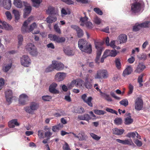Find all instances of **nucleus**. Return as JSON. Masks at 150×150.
<instances>
[{
    "label": "nucleus",
    "instance_id": "obj_1",
    "mask_svg": "<svg viewBox=\"0 0 150 150\" xmlns=\"http://www.w3.org/2000/svg\"><path fill=\"white\" fill-rule=\"evenodd\" d=\"M78 45L80 49L82 51L88 54L92 52V47L91 44H88L85 39H81L78 42Z\"/></svg>",
    "mask_w": 150,
    "mask_h": 150
},
{
    "label": "nucleus",
    "instance_id": "obj_2",
    "mask_svg": "<svg viewBox=\"0 0 150 150\" xmlns=\"http://www.w3.org/2000/svg\"><path fill=\"white\" fill-rule=\"evenodd\" d=\"M104 44V42H95V44L96 49L97 50L96 58L95 59V62L96 63H99L98 62L99 60L101 54L102 50V45Z\"/></svg>",
    "mask_w": 150,
    "mask_h": 150
},
{
    "label": "nucleus",
    "instance_id": "obj_3",
    "mask_svg": "<svg viewBox=\"0 0 150 150\" xmlns=\"http://www.w3.org/2000/svg\"><path fill=\"white\" fill-rule=\"evenodd\" d=\"M143 4L140 2H136L132 4L131 11L132 13H137L142 10Z\"/></svg>",
    "mask_w": 150,
    "mask_h": 150
},
{
    "label": "nucleus",
    "instance_id": "obj_4",
    "mask_svg": "<svg viewBox=\"0 0 150 150\" xmlns=\"http://www.w3.org/2000/svg\"><path fill=\"white\" fill-rule=\"evenodd\" d=\"M26 50L32 55L35 56L38 54L36 48L34 45L32 43H28L25 46Z\"/></svg>",
    "mask_w": 150,
    "mask_h": 150
},
{
    "label": "nucleus",
    "instance_id": "obj_5",
    "mask_svg": "<svg viewBox=\"0 0 150 150\" xmlns=\"http://www.w3.org/2000/svg\"><path fill=\"white\" fill-rule=\"evenodd\" d=\"M39 107V104L36 102L31 103L30 106L24 108L25 111L27 112L30 114L33 113L34 111L37 110Z\"/></svg>",
    "mask_w": 150,
    "mask_h": 150
},
{
    "label": "nucleus",
    "instance_id": "obj_6",
    "mask_svg": "<svg viewBox=\"0 0 150 150\" xmlns=\"http://www.w3.org/2000/svg\"><path fill=\"white\" fill-rule=\"evenodd\" d=\"M21 63L22 65L28 67L31 64V60L28 55H23L21 58Z\"/></svg>",
    "mask_w": 150,
    "mask_h": 150
},
{
    "label": "nucleus",
    "instance_id": "obj_7",
    "mask_svg": "<svg viewBox=\"0 0 150 150\" xmlns=\"http://www.w3.org/2000/svg\"><path fill=\"white\" fill-rule=\"evenodd\" d=\"M143 102L141 97H137L134 101V108L137 110H140L143 107Z\"/></svg>",
    "mask_w": 150,
    "mask_h": 150
},
{
    "label": "nucleus",
    "instance_id": "obj_8",
    "mask_svg": "<svg viewBox=\"0 0 150 150\" xmlns=\"http://www.w3.org/2000/svg\"><path fill=\"white\" fill-rule=\"evenodd\" d=\"M49 37L51 40L54 41L57 43H62L66 40L65 38L64 37H59L56 35L50 34Z\"/></svg>",
    "mask_w": 150,
    "mask_h": 150
},
{
    "label": "nucleus",
    "instance_id": "obj_9",
    "mask_svg": "<svg viewBox=\"0 0 150 150\" xmlns=\"http://www.w3.org/2000/svg\"><path fill=\"white\" fill-rule=\"evenodd\" d=\"M87 97L86 94H84L81 96V98L84 103H86L89 106L91 107H93V103L91 102L93 100L92 97L91 96L89 97L87 99H86Z\"/></svg>",
    "mask_w": 150,
    "mask_h": 150
},
{
    "label": "nucleus",
    "instance_id": "obj_10",
    "mask_svg": "<svg viewBox=\"0 0 150 150\" xmlns=\"http://www.w3.org/2000/svg\"><path fill=\"white\" fill-rule=\"evenodd\" d=\"M28 100V97L26 95L23 94L20 96L19 104L23 105H25L26 104V102Z\"/></svg>",
    "mask_w": 150,
    "mask_h": 150
},
{
    "label": "nucleus",
    "instance_id": "obj_11",
    "mask_svg": "<svg viewBox=\"0 0 150 150\" xmlns=\"http://www.w3.org/2000/svg\"><path fill=\"white\" fill-rule=\"evenodd\" d=\"M67 74L64 72H58L56 74L55 76V79L58 81L63 80L66 77Z\"/></svg>",
    "mask_w": 150,
    "mask_h": 150
},
{
    "label": "nucleus",
    "instance_id": "obj_12",
    "mask_svg": "<svg viewBox=\"0 0 150 150\" xmlns=\"http://www.w3.org/2000/svg\"><path fill=\"white\" fill-rule=\"evenodd\" d=\"M52 65L53 66L54 69L57 70H62L64 67V65L63 64L57 61H52Z\"/></svg>",
    "mask_w": 150,
    "mask_h": 150
},
{
    "label": "nucleus",
    "instance_id": "obj_13",
    "mask_svg": "<svg viewBox=\"0 0 150 150\" xmlns=\"http://www.w3.org/2000/svg\"><path fill=\"white\" fill-rule=\"evenodd\" d=\"M57 86V83H53L49 87V91L51 93L53 94H58L59 92L58 90L56 89V88Z\"/></svg>",
    "mask_w": 150,
    "mask_h": 150
},
{
    "label": "nucleus",
    "instance_id": "obj_14",
    "mask_svg": "<svg viewBox=\"0 0 150 150\" xmlns=\"http://www.w3.org/2000/svg\"><path fill=\"white\" fill-rule=\"evenodd\" d=\"M5 97L6 101L10 104L11 103V99L13 98L12 92L11 90H8L5 92Z\"/></svg>",
    "mask_w": 150,
    "mask_h": 150
},
{
    "label": "nucleus",
    "instance_id": "obj_15",
    "mask_svg": "<svg viewBox=\"0 0 150 150\" xmlns=\"http://www.w3.org/2000/svg\"><path fill=\"white\" fill-rule=\"evenodd\" d=\"M146 68V66L143 63H140L138 64L135 72L139 73L142 72Z\"/></svg>",
    "mask_w": 150,
    "mask_h": 150
},
{
    "label": "nucleus",
    "instance_id": "obj_16",
    "mask_svg": "<svg viewBox=\"0 0 150 150\" xmlns=\"http://www.w3.org/2000/svg\"><path fill=\"white\" fill-rule=\"evenodd\" d=\"M11 28V26L10 25L6 22H2L0 21V28L4 29L6 30H10Z\"/></svg>",
    "mask_w": 150,
    "mask_h": 150
},
{
    "label": "nucleus",
    "instance_id": "obj_17",
    "mask_svg": "<svg viewBox=\"0 0 150 150\" xmlns=\"http://www.w3.org/2000/svg\"><path fill=\"white\" fill-rule=\"evenodd\" d=\"M127 115L128 117L125 119L124 123L126 125H129L133 123V120L131 118L130 113H128Z\"/></svg>",
    "mask_w": 150,
    "mask_h": 150
},
{
    "label": "nucleus",
    "instance_id": "obj_18",
    "mask_svg": "<svg viewBox=\"0 0 150 150\" xmlns=\"http://www.w3.org/2000/svg\"><path fill=\"white\" fill-rule=\"evenodd\" d=\"M65 53L68 56H73L74 54V52L69 47H67L64 49Z\"/></svg>",
    "mask_w": 150,
    "mask_h": 150
},
{
    "label": "nucleus",
    "instance_id": "obj_19",
    "mask_svg": "<svg viewBox=\"0 0 150 150\" xmlns=\"http://www.w3.org/2000/svg\"><path fill=\"white\" fill-rule=\"evenodd\" d=\"M127 39V36L125 34H121L118 37V41L120 43L125 42Z\"/></svg>",
    "mask_w": 150,
    "mask_h": 150
},
{
    "label": "nucleus",
    "instance_id": "obj_20",
    "mask_svg": "<svg viewBox=\"0 0 150 150\" xmlns=\"http://www.w3.org/2000/svg\"><path fill=\"white\" fill-rule=\"evenodd\" d=\"M3 5L5 9L8 10L10 9L11 5V0H3Z\"/></svg>",
    "mask_w": 150,
    "mask_h": 150
},
{
    "label": "nucleus",
    "instance_id": "obj_21",
    "mask_svg": "<svg viewBox=\"0 0 150 150\" xmlns=\"http://www.w3.org/2000/svg\"><path fill=\"white\" fill-rule=\"evenodd\" d=\"M19 124L17 122V119H13L10 121L8 123V126L10 128H13L15 126H18Z\"/></svg>",
    "mask_w": 150,
    "mask_h": 150
},
{
    "label": "nucleus",
    "instance_id": "obj_22",
    "mask_svg": "<svg viewBox=\"0 0 150 150\" xmlns=\"http://www.w3.org/2000/svg\"><path fill=\"white\" fill-rule=\"evenodd\" d=\"M51 129V128L48 127L47 126H46L44 128V130L46 131L45 132V137L49 139L52 134V133L50 132Z\"/></svg>",
    "mask_w": 150,
    "mask_h": 150
},
{
    "label": "nucleus",
    "instance_id": "obj_23",
    "mask_svg": "<svg viewBox=\"0 0 150 150\" xmlns=\"http://www.w3.org/2000/svg\"><path fill=\"white\" fill-rule=\"evenodd\" d=\"M105 52V54H106L107 56H110L114 57L117 54L116 50H106Z\"/></svg>",
    "mask_w": 150,
    "mask_h": 150
},
{
    "label": "nucleus",
    "instance_id": "obj_24",
    "mask_svg": "<svg viewBox=\"0 0 150 150\" xmlns=\"http://www.w3.org/2000/svg\"><path fill=\"white\" fill-rule=\"evenodd\" d=\"M132 71V68L130 66H128L123 71L122 75L124 76L130 74Z\"/></svg>",
    "mask_w": 150,
    "mask_h": 150
},
{
    "label": "nucleus",
    "instance_id": "obj_25",
    "mask_svg": "<svg viewBox=\"0 0 150 150\" xmlns=\"http://www.w3.org/2000/svg\"><path fill=\"white\" fill-rule=\"evenodd\" d=\"M31 11V7L30 6H26L24 10V14L23 17L26 18L30 13Z\"/></svg>",
    "mask_w": 150,
    "mask_h": 150
},
{
    "label": "nucleus",
    "instance_id": "obj_26",
    "mask_svg": "<svg viewBox=\"0 0 150 150\" xmlns=\"http://www.w3.org/2000/svg\"><path fill=\"white\" fill-rule=\"evenodd\" d=\"M57 19V18L56 16H50L46 18V21L47 23H51L56 21Z\"/></svg>",
    "mask_w": 150,
    "mask_h": 150
},
{
    "label": "nucleus",
    "instance_id": "obj_27",
    "mask_svg": "<svg viewBox=\"0 0 150 150\" xmlns=\"http://www.w3.org/2000/svg\"><path fill=\"white\" fill-rule=\"evenodd\" d=\"M113 133L115 135H121L123 134L124 130L123 129L115 128L113 129Z\"/></svg>",
    "mask_w": 150,
    "mask_h": 150
},
{
    "label": "nucleus",
    "instance_id": "obj_28",
    "mask_svg": "<svg viewBox=\"0 0 150 150\" xmlns=\"http://www.w3.org/2000/svg\"><path fill=\"white\" fill-rule=\"evenodd\" d=\"M13 4L18 8H21L22 7V3L21 0H14Z\"/></svg>",
    "mask_w": 150,
    "mask_h": 150
},
{
    "label": "nucleus",
    "instance_id": "obj_29",
    "mask_svg": "<svg viewBox=\"0 0 150 150\" xmlns=\"http://www.w3.org/2000/svg\"><path fill=\"white\" fill-rule=\"evenodd\" d=\"M33 3V6L36 8H38L41 3V0H31Z\"/></svg>",
    "mask_w": 150,
    "mask_h": 150
},
{
    "label": "nucleus",
    "instance_id": "obj_30",
    "mask_svg": "<svg viewBox=\"0 0 150 150\" xmlns=\"http://www.w3.org/2000/svg\"><path fill=\"white\" fill-rule=\"evenodd\" d=\"M88 18L86 16H85L83 17H81L80 19V21H81L80 25L83 26H85V23L87 22Z\"/></svg>",
    "mask_w": 150,
    "mask_h": 150
},
{
    "label": "nucleus",
    "instance_id": "obj_31",
    "mask_svg": "<svg viewBox=\"0 0 150 150\" xmlns=\"http://www.w3.org/2000/svg\"><path fill=\"white\" fill-rule=\"evenodd\" d=\"M13 12L14 15L16 22V21H18L20 18V15L19 12L18 11L16 10H13Z\"/></svg>",
    "mask_w": 150,
    "mask_h": 150
},
{
    "label": "nucleus",
    "instance_id": "obj_32",
    "mask_svg": "<svg viewBox=\"0 0 150 150\" xmlns=\"http://www.w3.org/2000/svg\"><path fill=\"white\" fill-rule=\"evenodd\" d=\"M74 111L76 113H80L83 112L84 110L83 107H80L76 108L74 109Z\"/></svg>",
    "mask_w": 150,
    "mask_h": 150
},
{
    "label": "nucleus",
    "instance_id": "obj_33",
    "mask_svg": "<svg viewBox=\"0 0 150 150\" xmlns=\"http://www.w3.org/2000/svg\"><path fill=\"white\" fill-rule=\"evenodd\" d=\"M49 14H54L55 12V8L52 6H50L46 11Z\"/></svg>",
    "mask_w": 150,
    "mask_h": 150
},
{
    "label": "nucleus",
    "instance_id": "obj_34",
    "mask_svg": "<svg viewBox=\"0 0 150 150\" xmlns=\"http://www.w3.org/2000/svg\"><path fill=\"white\" fill-rule=\"evenodd\" d=\"M114 123L117 125H120L122 123V120L120 117H117L114 120Z\"/></svg>",
    "mask_w": 150,
    "mask_h": 150
},
{
    "label": "nucleus",
    "instance_id": "obj_35",
    "mask_svg": "<svg viewBox=\"0 0 150 150\" xmlns=\"http://www.w3.org/2000/svg\"><path fill=\"white\" fill-rule=\"evenodd\" d=\"M102 77L104 79L107 78L108 76V72L107 70L105 69L101 70Z\"/></svg>",
    "mask_w": 150,
    "mask_h": 150
},
{
    "label": "nucleus",
    "instance_id": "obj_36",
    "mask_svg": "<svg viewBox=\"0 0 150 150\" xmlns=\"http://www.w3.org/2000/svg\"><path fill=\"white\" fill-rule=\"evenodd\" d=\"M76 81V86L77 87L81 88L82 86L83 81L81 79H77L75 80Z\"/></svg>",
    "mask_w": 150,
    "mask_h": 150
},
{
    "label": "nucleus",
    "instance_id": "obj_37",
    "mask_svg": "<svg viewBox=\"0 0 150 150\" xmlns=\"http://www.w3.org/2000/svg\"><path fill=\"white\" fill-rule=\"evenodd\" d=\"M116 141L120 143L123 144H130V142L128 140H121L119 139H117Z\"/></svg>",
    "mask_w": 150,
    "mask_h": 150
},
{
    "label": "nucleus",
    "instance_id": "obj_38",
    "mask_svg": "<svg viewBox=\"0 0 150 150\" xmlns=\"http://www.w3.org/2000/svg\"><path fill=\"white\" fill-rule=\"evenodd\" d=\"M93 111L96 114L99 115H103L106 113V112L104 110L97 109L94 110Z\"/></svg>",
    "mask_w": 150,
    "mask_h": 150
},
{
    "label": "nucleus",
    "instance_id": "obj_39",
    "mask_svg": "<svg viewBox=\"0 0 150 150\" xmlns=\"http://www.w3.org/2000/svg\"><path fill=\"white\" fill-rule=\"evenodd\" d=\"M77 36L79 38L82 37L83 35V32L82 30L79 28L76 31Z\"/></svg>",
    "mask_w": 150,
    "mask_h": 150
},
{
    "label": "nucleus",
    "instance_id": "obj_40",
    "mask_svg": "<svg viewBox=\"0 0 150 150\" xmlns=\"http://www.w3.org/2000/svg\"><path fill=\"white\" fill-rule=\"evenodd\" d=\"M128 88L129 89V91L128 92L127 94L128 96H129L133 92L134 90V86L131 83H129Z\"/></svg>",
    "mask_w": 150,
    "mask_h": 150
},
{
    "label": "nucleus",
    "instance_id": "obj_41",
    "mask_svg": "<svg viewBox=\"0 0 150 150\" xmlns=\"http://www.w3.org/2000/svg\"><path fill=\"white\" fill-rule=\"evenodd\" d=\"M120 103L125 107L128 105V101L127 99H124L120 102Z\"/></svg>",
    "mask_w": 150,
    "mask_h": 150
},
{
    "label": "nucleus",
    "instance_id": "obj_42",
    "mask_svg": "<svg viewBox=\"0 0 150 150\" xmlns=\"http://www.w3.org/2000/svg\"><path fill=\"white\" fill-rule=\"evenodd\" d=\"M11 64H8L5 66H3V71L6 72H7L11 68Z\"/></svg>",
    "mask_w": 150,
    "mask_h": 150
},
{
    "label": "nucleus",
    "instance_id": "obj_43",
    "mask_svg": "<svg viewBox=\"0 0 150 150\" xmlns=\"http://www.w3.org/2000/svg\"><path fill=\"white\" fill-rule=\"evenodd\" d=\"M92 81H86L84 83V85L85 87L87 89H91L92 88V85L91 84Z\"/></svg>",
    "mask_w": 150,
    "mask_h": 150
},
{
    "label": "nucleus",
    "instance_id": "obj_44",
    "mask_svg": "<svg viewBox=\"0 0 150 150\" xmlns=\"http://www.w3.org/2000/svg\"><path fill=\"white\" fill-rule=\"evenodd\" d=\"M38 136L40 138H44L45 137V132L42 130H39L38 131Z\"/></svg>",
    "mask_w": 150,
    "mask_h": 150
},
{
    "label": "nucleus",
    "instance_id": "obj_45",
    "mask_svg": "<svg viewBox=\"0 0 150 150\" xmlns=\"http://www.w3.org/2000/svg\"><path fill=\"white\" fill-rule=\"evenodd\" d=\"M93 21L96 24L99 25L101 22V20L96 16L93 19Z\"/></svg>",
    "mask_w": 150,
    "mask_h": 150
},
{
    "label": "nucleus",
    "instance_id": "obj_46",
    "mask_svg": "<svg viewBox=\"0 0 150 150\" xmlns=\"http://www.w3.org/2000/svg\"><path fill=\"white\" fill-rule=\"evenodd\" d=\"M141 27L140 24H136L133 28V30L134 31L136 32L139 30L141 28Z\"/></svg>",
    "mask_w": 150,
    "mask_h": 150
},
{
    "label": "nucleus",
    "instance_id": "obj_47",
    "mask_svg": "<svg viewBox=\"0 0 150 150\" xmlns=\"http://www.w3.org/2000/svg\"><path fill=\"white\" fill-rule=\"evenodd\" d=\"M102 96L108 101L111 102L112 101L111 98L109 95L105 93H103V94Z\"/></svg>",
    "mask_w": 150,
    "mask_h": 150
},
{
    "label": "nucleus",
    "instance_id": "obj_48",
    "mask_svg": "<svg viewBox=\"0 0 150 150\" xmlns=\"http://www.w3.org/2000/svg\"><path fill=\"white\" fill-rule=\"evenodd\" d=\"M101 70H99L97 71L96 74L95 76V79H100L102 78Z\"/></svg>",
    "mask_w": 150,
    "mask_h": 150
},
{
    "label": "nucleus",
    "instance_id": "obj_49",
    "mask_svg": "<svg viewBox=\"0 0 150 150\" xmlns=\"http://www.w3.org/2000/svg\"><path fill=\"white\" fill-rule=\"evenodd\" d=\"M54 29L55 31L58 33L60 34L61 31L60 28H59L57 23L55 24L54 26Z\"/></svg>",
    "mask_w": 150,
    "mask_h": 150
},
{
    "label": "nucleus",
    "instance_id": "obj_50",
    "mask_svg": "<svg viewBox=\"0 0 150 150\" xmlns=\"http://www.w3.org/2000/svg\"><path fill=\"white\" fill-rule=\"evenodd\" d=\"M90 134L92 138L98 141L100 139L101 137H99L93 133H90Z\"/></svg>",
    "mask_w": 150,
    "mask_h": 150
},
{
    "label": "nucleus",
    "instance_id": "obj_51",
    "mask_svg": "<svg viewBox=\"0 0 150 150\" xmlns=\"http://www.w3.org/2000/svg\"><path fill=\"white\" fill-rule=\"evenodd\" d=\"M78 138L79 139V140H84V132H81L79 133L78 135Z\"/></svg>",
    "mask_w": 150,
    "mask_h": 150
},
{
    "label": "nucleus",
    "instance_id": "obj_52",
    "mask_svg": "<svg viewBox=\"0 0 150 150\" xmlns=\"http://www.w3.org/2000/svg\"><path fill=\"white\" fill-rule=\"evenodd\" d=\"M150 22L149 21H146L143 23L140 24L141 28L143 27H149L150 25L149 24Z\"/></svg>",
    "mask_w": 150,
    "mask_h": 150
},
{
    "label": "nucleus",
    "instance_id": "obj_53",
    "mask_svg": "<svg viewBox=\"0 0 150 150\" xmlns=\"http://www.w3.org/2000/svg\"><path fill=\"white\" fill-rule=\"evenodd\" d=\"M93 11L97 14L102 15L103 14V12L98 8H95L93 9Z\"/></svg>",
    "mask_w": 150,
    "mask_h": 150
},
{
    "label": "nucleus",
    "instance_id": "obj_54",
    "mask_svg": "<svg viewBox=\"0 0 150 150\" xmlns=\"http://www.w3.org/2000/svg\"><path fill=\"white\" fill-rule=\"evenodd\" d=\"M52 98L51 96L48 95L44 96L42 97V99L44 101H50Z\"/></svg>",
    "mask_w": 150,
    "mask_h": 150
},
{
    "label": "nucleus",
    "instance_id": "obj_55",
    "mask_svg": "<svg viewBox=\"0 0 150 150\" xmlns=\"http://www.w3.org/2000/svg\"><path fill=\"white\" fill-rule=\"evenodd\" d=\"M37 27V25L36 23H33L30 27L29 28V30L30 32L33 31L34 29Z\"/></svg>",
    "mask_w": 150,
    "mask_h": 150
},
{
    "label": "nucleus",
    "instance_id": "obj_56",
    "mask_svg": "<svg viewBox=\"0 0 150 150\" xmlns=\"http://www.w3.org/2000/svg\"><path fill=\"white\" fill-rule=\"evenodd\" d=\"M54 69V68L53 66L51 65L46 69L45 72L47 73L51 72Z\"/></svg>",
    "mask_w": 150,
    "mask_h": 150
},
{
    "label": "nucleus",
    "instance_id": "obj_57",
    "mask_svg": "<svg viewBox=\"0 0 150 150\" xmlns=\"http://www.w3.org/2000/svg\"><path fill=\"white\" fill-rule=\"evenodd\" d=\"M18 45H21L23 41V38L22 35H19L18 36Z\"/></svg>",
    "mask_w": 150,
    "mask_h": 150
},
{
    "label": "nucleus",
    "instance_id": "obj_58",
    "mask_svg": "<svg viewBox=\"0 0 150 150\" xmlns=\"http://www.w3.org/2000/svg\"><path fill=\"white\" fill-rule=\"evenodd\" d=\"M116 66L117 68L119 69L121 67V63L120 62V60L119 59H117L115 61Z\"/></svg>",
    "mask_w": 150,
    "mask_h": 150
},
{
    "label": "nucleus",
    "instance_id": "obj_59",
    "mask_svg": "<svg viewBox=\"0 0 150 150\" xmlns=\"http://www.w3.org/2000/svg\"><path fill=\"white\" fill-rule=\"evenodd\" d=\"M86 27L88 28H91L93 27V25L92 23L90 21H87L85 23Z\"/></svg>",
    "mask_w": 150,
    "mask_h": 150
},
{
    "label": "nucleus",
    "instance_id": "obj_60",
    "mask_svg": "<svg viewBox=\"0 0 150 150\" xmlns=\"http://www.w3.org/2000/svg\"><path fill=\"white\" fill-rule=\"evenodd\" d=\"M127 136L129 137L134 138L136 136V132L129 133L127 134Z\"/></svg>",
    "mask_w": 150,
    "mask_h": 150
},
{
    "label": "nucleus",
    "instance_id": "obj_61",
    "mask_svg": "<svg viewBox=\"0 0 150 150\" xmlns=\"http://www.w3.org/2000/svg\"><path fill=\"white\" fill-rule=\"evenodd\" d=\"M110 95L112 97L116 100H120L121 99L120 97L116 96L115 93L113 92H110Z\"/></svg>",
    "mask_w": 150,
    "mask_h": 150
},
{
    "label": "nucleus",
    "instance_id": "obj_62",
    "mask_svg": "<svg viewBox=\"0 0 150 150\" xmlns=\"http://www.w3.org/2000/svg\"><path fill=\"white\" fill-rule=\"evenodd\" d=\"M106 111H107L108 112H111L112 113H114L116 114V115H117V111H116V110H114L113 109L109 108H107L106 109Z\"/></svg>",
    "mask_w": 150,
    "mask_h": 150
},
{
    "label": "nucleus",
    "instance_id": "obj_63",
    "mask_svg": "<svg viewBox=\"0 0 150 150\" xmlns=\"http://www.w3.org/2000/svg\"><path fill=\"white\" fill-rule=\"evenodd\" d=\"M21 30L23 33L30 32L29 30V28H28V27H26L24 26H22L21 28Z\"/></svg>",
    "mask_w": 150,
    "mask_h": 150
},
{
    "label": "nucleus",
    "instance_id": "obj_64",
    "mask_svg": "<svg viewBox=\"0 0 150 150\" xmlns=\"http://www.w3.org/2000/svg\"><path fill=\"white\" fill-rule=\"evenodd\" d=\"M5 14L8 19L11 20L12 19V16L10 12L8 11L6 12Z\"/></svg>",
    "mask_w": 150,
    "mask_h": 150
}]
</instances>
